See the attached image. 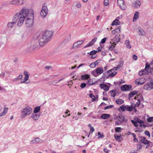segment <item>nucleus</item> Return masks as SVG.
<instances>
[{"instance_id":"1","label":"nucleus","mask_w":153,"mask_h":153,"mask_svg":"<svg viewBox=\"0 0 153 153\" xmlns=\"http://www.w3.org/2000/svg\"><path fill=\"white\" fill-rule=\"evenodd\" d=\"M30 9L24 7L22 9L16 13L14 16L13 21H18L17 25L20 27L22 25L25 18L29 13Z\"/></svg>"},{"instance_id":"2","label":"nucleus","mask_w":153,"mask_h":153,"mask_svg":"<svg viewBox=\"0 0 153 153\" xmlns=\"http://www.w3.org/2000/svg\"><path fill=\"white\" fill-rule=\"evenodd\" d=\"M33 11L32 9H30L29 13L28 15L27 18L25 20V24L27 27H30L33 25L34 19Z\"/></svg>"},{"instance_id":"3","label":"nucleus","mask_w":153,"mask_h":153,"mask_svg":"<svg viewBox=\"0 0 153 153\" xmlns=\"http://www.w3.org/2000/svg\"><path fill=\"white\" fill-rule=\"evenodd\" d=\"M32 112V109L30 107L27 106L22 111L21 117L24 118L27 115H30Z\"/></svg>"},{"instance_id":"4","label":"nucleus","mask_w":153,"mask_h":153,"mask_svg":"<svg viewBox=\"0 0 153 153\" xmlns=\"http://www.w3.org/2000/svg\"><path fill=\"white\" fill-rule=\"evenodd\" d=\"M53 35L52 32L50 30H46L43 31L42 36L48 42L51 39Z\"/></svg>"},{"instance_id":"5","label":"nucleus","mask_w":153,"mask_h":153,"mask_svg":"<svg viewBox=\"0 0 153 153\" xmlns=\"http://www.w3.org/2000/svg\"><path fill=\"white\" fill-rule=\"evenodd\" d=\"M48 13V9L45 4H43L40 12V14L42 18H45L47 16Z\"/></svg>"},{"instance_id":"6","label":"nucleus","mask_w":153,"mask_h":153,"mask_svg":"<svg viewBox=\"0 0 153 153\" xmlns=\"http://www.w3.org/2000/svg\"><path fill=\"white\" fill-rule=\"evenodd\" d=\"M103 72V70L101 67L97 68L95 70H94L91 72V74L95 77H96L99 75L102 74Z\"/></svg>"},{"instance_id":"7","label":"nucleus","mask_w":153,"mask_h":153,"mask_svg":"<svg viewBox=\"0 0 153 153\" xmlns=\"http://www.w3.org/2000/svg\"><path fill=\"white\" fill-rule=\"evenodd\" d=\"M36 48V45L35 43L29 44L26 50L27 52H32L35 50Z\"/></svg>"},{"instance_id":"8","label":"nucleus","mask_w":153,"mask_h":153,"mask_svg":"<svg viewBox=\"0 0 153 153\" xmlns=\"http://www.w3.org/2000/svg\"><path fill=\"white\" fill-rule=\"evenodd\" d=\"M146 81V80L145 78L143 77L141 78L136 79L135 81V83L138 85H140L144 83Z\"/></svg>"},{"instance_id":"9","label":"nucleus","mask_w":153,"mask_h":153,"mask_svg":"<svg viewBox=\"0 0 153 153\" xmlns=\"http://www.w3.org/2000/svg\"><path fill=\"white\" fill-rule=\"evenodd\" d=\"M44 38V37L42 36V37L39 39V44L40 46H43L48 42V41Z\"/></svg>"},{"instance_id":"10","label":"nucleus","mask_w":153,"mask_h":153,"mask_svg":"<svg viewBox=\"0 0 153 153\" xmlns=\"http://www.w3.org/2000/svg\"><path fill=\"white\" fill-rule=\"evenodd\" d=\"M117 3L122 10H125L126 8V5L124 4V1L117 0Z\"/></svg>"},{"instance_id":"11","label":"nucleus","mask_w":153,"mask_h":153,"mask_svg":"<svg viewBox=\"0 0 153 153\" xmlns=\"http://www.w3.org/2000/svg\"><path fill=\"white\" fill-rule=\"evenodd\" d=\"M153 88V83L149 82L145 84L143 87V88L145 90H151Z\"/></svg>"},{"instance_id":"12","label":"nucleus","mask_w":153,"mask_h":153,"mask_svg":"<svg viewBox=\"0 0 153 153\" xmlns=\"http://www.w3.org/2000/svg\"><path fill=\"white\" fill-rule=\"evenodd\" d=\"M149 68H150V64L147 63L146 64L145 69L141 70L143 72L142 73H144V75H146L149 74Z\"/></svg>"},{"instance_id":"13","label":"nucleus","mask_w":153,"mask_h":153,"mask_svg":"<svg viewBox=\"0 0 153 153\" xmlns=\"http://www.w3.org/2000/svg\"><path fill=\"white\" fill-rule=\"evenodd\" d=\"M120 38L117 35L115 36L114 39L112 40V42H111V43L112 42V44L116 45L120 41Z\"/></svg>"},{"instance_id":"14","label":"nucleus","mask_w":153,"mask_h":153,"mask_svg":"<svg viewBox=\"0 0 153 153\" xmlns=\"http://www.w3.org/2000/svg\"><path fill=\"white\" fill-rule=\"evenodd\" d=\"M42 142V140L38 137H36L30 142V144H36L41 143Z\"/></svg>"},{"instance_id":"15","label":"nucleus","mask_w":153,"mask_h":153,"mask_svg":"<svg viewBox=\"0 0 153 153\" xmlns=\"http://www.w3.org/2000/svg\"><path fill=\"white\" fill-rule=\"evenodd\" d=\"M131 86L129 85H123L121 87V89L123 91H129L131 88Z\"/></svg>"},{"instance_id":"16","label":"nucleus","mask_w":153,"mask_h":153,"mask_svg":"<svg viewBox=\"0 0 153 153\" xmlns=\"http://www.w3.org/2000/svg\"><path fill=\"white\" fill-rule=\"evenodd\" d=\"M97 37H95L88 44H87L84 47V48H85L87 47L90 46L92 45L97 40Z\"/></svg>"},{"instance_id":"17","label":"nucleus","mask_w":153,"mask_h":153,"mask_svg":"<svg viewBox=\"0 0 153 153\" xmlns=\"http://www.w3.org/2000/svg\"><path fill=\"white\" fill-rule=\"evenodd\" d=\"M40 116V114H37L36 113H33L30 117L34 120L35 121L39 119Z\"/></svg>"},{"instance_id":"18","label":"nucleus","mask_w":153,"mask_h":153,"mask_svg":"<svg viewBox=\"0 0 153 153\" xmlns=\"http://www.w3.org/2000/svg\"><path fill=\"white\" fill-rule=\"evenodd\" d=\"M113 71H114L113 69H111L107 71V73L109 74L108 75V76L113 77L117 74V72H113Z\"/></svg>"},{"instance_id":"19","label":"nucleus","mask_w":153,"mask_h":153,"mask_svg":"<svg viewBox=\"0 0 153 153\" xmlns=\"http://www.w3.org/2000/svg\"><path fill=\"white\" fill-rule=\"evenodd\" d=\"M132 5L134 8H138L141 5V3L139 1H137L134 2Z\"/></svg>"},{"instance_id":"20","label":"nucleus","mask_w":153,"mask_h":153,"mask_svg":"<svg viewBox=\"0 0 153 153\" xmlns=\"http://www.w3.org/2000/svg\"><path fill=\"white\" fill-rule=\"evenodd\" d=\"M140 141L145 145H147L148 146L149 145V141L144 137H141L140 139Z\"/></svg>"},{"instance_id":"21","label":"nucleus","mask_w":153,"mask_h":153,"mask_svg":"<svg viewBox=\"0 0 153 153\" xmlns=\"http://www.w3.org/2000/svg\"><path fill=\"white\" fill-rule=\"evenodd\" d=\"M16 23V22L15 21H13L12 22H8L7 24V27L8 28H12Z\"/></svg>"},{"instance_id":"22","label":"nucleus","mask_w":153,"mask_h":153,"mask_svg":"<svg viewBox=\"0 0 153 153\" xmlns=\"http://www.w3.org/2000/svg\"><path fill=\"white\" fill-rule=\"evenodd\" d=\"M100 88L101 89H103L106 91H108L109 88V87L106 85L104 84H102L100 85Z\"/></svg>"},{"instance_id":"23","label":"nucleus","mask_w":153,"mask_h":153,"mask_svg":"<svg viewBox=\"0 0 153 153\" xmlns=\"http://www.w3.org/2000/svg\"><path fill=\"white\" fill-rule=\"evenodd\" d=\"M118 120L121 123H122L124 121H127V120L125 119V117L123 115H121L119 116L118 118Z\"/></svg>"},{"instance_id":"24","label":"nucleus","mask_w":153,"mask_h":153,"mask_svg":"<svg viewBox=\"0 0 153 153\" xmlns=\"http://www.w3.org/2000/svg\"><path fill=\"white\" fill-rule=\"evenodd\" d=\"M138 91L136 90L133 91L132 92H130L128 95V98L130 99L134 95L137 94Z\"/></svg>"},{"instance_id":"25","label":"nucleus","mask_w":153,"mask_h":153,"mask_svg":"<svg viewBox=\"0 0 153 153\" xmlns=\"http://www.w3.org/2000/svg\"><path fill=\"white\" fill-rule=\"evenodd\" d=\"M89 76L87 74L82 75L81 76V79L82 80H87L89 79Z\"/></svg>"},{"instance_id":"26","label":"nucleus","mask_w":153,"mask_h":153,"mask_svg":"<svg viewBox=\"0 0 153 153\" xmlns=\"http://www.w3.org/2000/svg\"><path fill=\"white\" fill-rule=\"evenodd\" d=\"M110 117V115L108 114H103L101 116V117L104 119H108Z\"/></svg>"},{"instance_id":"27","label":"nucleus","mask_w":153,"mask_h":153,"mask_svg":"<svg viewBox=\"0 0 153 153\" xmlns=\"http://www.w3.org/2000/svg\"><path fill=\"white\" fill-rule=\"evenodd\" d=\"M120 24V22L119 21L118 19H116L114 20L112 23L111 25H119Z\"/></svg>"},{"instance_id":"28","label":"nucleus","mask_w":153,"mask_h":153,"mask_svg":"<svg viewBox=\"0 0 153 153\" xmlns=\"http://www.w3.org/2000/svg\"><path fill=\"white\" fill-rule=\"evenodd\" d=\"M139 13L138 12H136L134 14L133 18V21L134 22L136 20L138 19L139 17Z\"/></svg>"},{"instance_id":"29","label":"nucleus","mask_w":153,"mask_h":153,"mask_svg":"<svg viewBox=\"0 0 153 153\" xmlns=\"http://www.w3.org/2000/svg\"><path fill=\"white\" fill-rule=\"evenodd\" d=\"M125 44L126 46V47L130 49L131 48V46L130 44V42L128 40H127L125 41Z\"/></svg>"},{"instance_id":"30","label":"nucleus","mask_w":153,"mask_h":153,"mask_svg":"<svg viewBox=\"0 0 153 153\" xmlns=\"http://www.w3.org/2000/svg\"><path fill=\"white\" fill-rule=\"evenodd\" d=\"M133 107L132 105H131L130 106L127 105L126 106V109L128 111H132Z\"/></svg>"},{"instance_id":"31","label":"nucleus","mask_w":153,"mask_h":153,"mask_svg":"<svg viewBox=\"0 0 153 153\" xmlns=\"http://www.w3.org/2000/svg\"><path fill=\"white\" fill-rule=\"evenodd\" d=\"M115 102L117 104L119 105H121L124 102V101L123 100L119 99L116 100Z\"/></svg>"},{"instance_id":"32","label":"nucleus","mask_w":153,"mask_h":153,"mask_svg":"<svg viewBox=\"0 0 153 153\" xmlns=\"http://www.w3.org/2000/svg\"><path fill=\"white\" fill-rule=\"evenodd\" d=\"M11 4L13 5H18L17 0H13L11 1L10 3H8L7 4Z\"/></svg>"},{"instance_id":"33","label":"nucleus","mask_w":153,"mask_h":153,"mask_svg":"<svg viewBox=\"0 0 153 153\" xmlns=\"http://www.w3.org/2000/svg\"><path fill=\"white\" fill-rule=\"evenodd\" d=\"M121 137V135L120 134V135H114V138L115 139V140L117 141H118V142H120L121 141V140H120V138Z\"/></svg>"},{"instance_id":"34","label":"nucleus","mask_w":153,"mask_h":153,"mask_svg":"<svg viewBox=\"0 0 153 153\" xmlns=\"http://www.w3.org/2000/svg\"><path fill=\"white\" fill-rule=\"evenodd\" d=\"M24 74L25 75L24 79L25 80V81H27L28 79L29 75L28 74L27 72L26 71H25L24 72Z\"/></svg>"},{"instance_id":"35","label":"nucleus","mask_w":153,"mask_h":153,"mask_svg":"<svg viewBox=\"0 0 153 153\" xmlns=\"http://www.w3.org/2000/svg\"><path fill=\"white\" fill-rule=\"evenodd\" d=\"M40 109V107L38 106L35 107L33 110V113H36L38 112Z\"/></svg>"},{"instance_id":"36","label":"nucleus","mask_w":153,"mask_h":153,"mask_svg":"<svg viewBox=\"0 0 153 153\" xmlns=\"http://www.w3.org/2000/svg\"><path fill=\"white\" fill-rule=\"evenodd\" d=\"M95 83L93 82V81L91 79H89L87 82V84L88 85H91L94 84Z\"/></svg>"},{"instance_id":"37","label":"nucleus","mask_w":153,"mask_h":153,"mask_svg":"<svg viewBox=\"0 0 153 153\" xmlns=\"http://www.w3.org/2000/svg\"><path fill=\"white\" fill-rule=\"evenodd\" d=\"M139 34L140 36H144L146 34L145 31L143 30H139Z\"/></svg>"},{"instance_id":"38","label":"nucleus","mask_w":153,"mask_h":153,"mask_svg":"<svg viewBox=\"0 0 153 153\" xmlns=\"http://www.w3.org/2000/svg\"><path fill=\"white\" fill-rule=\"evenodd\" d=\"M119 65H118L116 66V68L118 69L122 67L123 65V62L122 61H120L119 62Z\"/></svg>"},{"instance_id":"39","label":"nucleus","mask_w":153,"mask_h":153,"mask_svg":"<svg viewBox=\"0 0 153 153\" xmlns=\"http://www.w3.org/2000/svg\"><path fill=\"white\" fill-rule=\"evenodd\" d=\"M18 5H20L24 4L25 1V0H17Z\"/></svg>"},{"instance_id":"40","label":"nucleus","mask_w":153,"mask_h":153,"mask_svg":"<svg viewBox=\"0 0 153 153\" xmlns=\"http://www.w3.org/2000/svg\"><path fill=\"white\" fill-rule=\"evenodd\" d=\"M79 45L77 42H76L73 44V48L74 49H76L79 47Z\"/></svg>"},{"instance_id":"41","label":"nucleus","mask_w":153,"mask_h":153,"mask_svg":"<svg viewBox=\"0 0 153 153\" xmlns=\"http://www.w3.org/2000/svg\"><path fill=\"white\" fill-rule=\"evenodd\" d=\"M135 120L136 121V122L137 123H139L140 124V126H142L141 124H143L144 123V122H143V121L140 120V119L138 118H137L136 119H135Z\"/></svg>"},{"instance_id":"42","label":"nucleus","mask_w":153,"mask_h":153,"mask_svg":"<svg viewBox=\"0 0 153 153\" xmlns=\"http://www.w3.org/2000/svg\"><path fill=\"white\" fill-rule=\"evenodd\" d=\"M110 92L111 93V96L112 97H114L116 94V90H113L110 91Z\"/></svg>"},{"instance_id":"43","label":"nucleus","mask_w":153,"mask_h":153,"mask_svg":"<svg viewBox=\"0 0 153 153\" xmlns=\"http://www.w3.org/2000/svg\"><path fill=\"white\" fill-rule=\"evenodd\" d=\"M89 97L92 98V102H94L96 100V97H95L92 94H89Z\"/></svg>"},{"instance_id":"44","label":"nucleus","mask_w":153,"mask_h":153,"mask_svg":"<svg viewBox=\"0 0 153 153\" xmlns=\"http://www.w3.org/2000/svg\"><path fill=\"white\" fill-rule=\"evenodd\" d=\"M122 131L121 128L120 127H117L115 129V131L116 132H121Z\"/></svg>"},{"instance_id":"45","label":"nucleus","mask_w":153,"mask_h":153,"mask_svg":"<svg viewBox=\"0 0 153 153\" xmlns=\"http://www.w3.org/2000/svg\"><path fill=\"white\" fill-rule=\"evenodd\" d=\"M8 110V108H4L3 112L1 113L3 116L6 114V113H7Z\"/></svg>"},{"instance_id":"46","label":"nucleus","mask_w":153,"mask_h":153,"mask_svg":"<svg viewBox=\"0 0 153 153\" xmlns=\"http://www.w3.org/2000/svg\"><path fill=\"white\" fill-rule=\"evenodd\" d=\"M149 74L150 73L153 76V66L151 67L150 65V68H149Z\"/></svg>"},{"instance_id":"47","label":"nucleus","mask_w":153,"mask_h":153,"mask_svg":"<svg viewBox=\"0 0 153 153\" xmlns=\"http://www.w3.org/2000/svg\"><path fill=\"white\" fill-rule=\"evenodd\" d=\"M126 106L125 105H122V106H121L120 108L122 110V111H124L126 109Z\"/></svg>"},{"instance_id":"48","label":"nucleus","mask_w":153,"mask_h":153,"mask_svg":"<svg viewBox=\"0 0 153 153\" xmlns=\"http://www.w3.org/2000/svg\"><path fill=\"white\" fill-rule=\"evenodd\" d=\"M131 122L134 126L136 127H137L138 126V125L137 123V122H136V121H135L133 120H131Z\"/></svg>"},{"instance_id":"49","label":"nucleus","mask_w":153,"mask_h":153,"mask_svg":"<svg viewBox=\"0 0 153 153\" xmlns=\"http://www.w3.org/2000/svg\"><path fill=\"white\" fill-rule=\"evenodd\" d=\"M114 106L112 105H111L109 106H105L104 108V110H106L107 109H109L113 108Z\"/></svg>"},{"instance_id":"50","label":"nucleus","mask_w":153,"mask_h":153,"mask_svg":"<svg viewBox=\"0 0 153 153\" xmlns=\"http://www.w3.org/2000/svg\"><path fill=\"white\" fill-rule=\"evenodd\" d=\"M106 37H105V38H103V39H102L101 40V42H100V44L101 43H102V44L104 43L106 41Z\"/></svg>"},{"instance_id":"51","label":"nucleus","mask_w":153,"mask_h":153,"mask_svg":"<svg viewBox=\"0 0 153 153\" xmlns=\"http://www.w3.org/2000/svg\"><path fill=\"white\" fill-rule=\"evenodd\" d=\"M97 52V51L95 50L91 51L90 53V54L91 55H92L95 54Z\"/></svg>"},{"instance_id":"52","label":"nucleus","mask_w":153,"mask_h":153,"mask_svg":"<svg viewBox=\"0 0 153 153\" xmlns=\"http://www.w3.org/2000/svg\"><path fill=\"white\" fill-rule=\"evenodd\" d=\"M147 121L149 122H151L153 121V117H149L147 119Z\"/></svg>"},{"instance_id":"53","label":"nucleus","mask_w":153,"mask_h":153,"mask_svg":"<svg viewBox=\"0 0 153 153\" xmlns=\"http://www.w3.org/2000/svg\"><path fill=\"white\" fill-rule=\"evenodd\" d=\"M115 45H111L108 48L110 50H112L114 48Z\"/></svg>"},{"instance_id":"54","label":"nucleus","mask_w":153,"mask_h":153,"mask_svg":"<svg viewBox=\"0 0 153 153\" xmlns=\"http://www.w3.org/2000/svg\"><path fill=\"white\" fill-rule=\"evenodd\" d=\"M120 27H119L118 28H116V29H114V30L116 33L118 32H120Z\"/></svg>"},{"instance_id":"55","label":"nucleus","mask_w":153,"mask_h":153,"mask_svg":"<svg viewBox=\"0 0 153 153\" xmlns=\"http://www.w3.org/2000/svg\"><path fill=\"white\" fill-rule=\"evenodd\" d=\"M89 67L91 68H94L96 66L95 65V64L94 63V62H93L91 63L89 65Z\"/></svg>"},{"instance_id":"56","label":"nucleus","mask_w":153,"mask_h":153,"mask_svg":"<svg viewBox=\"0 0 153 153\" xmlns=\"http://www.w3.org/2000/svg\"><path fill=\"white\" fill-rule=\"evenodd\" d=\"M108 4V0H105L104 1V4L105 6H107Z\"/></svg>"},{"instance_id":"57","label":"nucleus","mask_w":153,"mask_h":153,"mask_svg":"<svg viewBox=\"0 0 153 153\" xmlns=\"http://www.w3.org/2000/svg\"><path fill=\"white\" fill-rule=\"evenodd\" d=\"M121 123L119 120H118L117 121H115V126H118L120 125Z\"/></svg>"},{"instance_id":"58","label":"nucleus","mask_w":153,"mask_h":153,"mask_svg":"<svg viewBox=\"0 0 153 153\" xmlns=\"http://www.w3.org/2000/svg\"><path fill=\"white\" fill-rule=\"evenodd\" d=\"M144 133L146 135H147L149 137L150 136V133L148 131H146L144 132Z\"/></svg>"},{"instance_id":"59","label":"nucleus","mask_w":153,"mask_h":153,"mask_svg":"<svg viewBox=\"0 0 153 153\" xmlns=\"http://www.w3.org/2000/svg\"><path fill=\"white\" fill-rule=\"evenodd\" d=\"M86 86V84L85 83H81L80 87L82 88H83Z\"/></svg>"},{"instance_id":"60","label":"nucleus","mask_w":153,"mask_h":153,"mask_svg":"<svg viewBox=\"0 0 153 153\" xmlns=\"http://www.w3.org/2000/svg\"><path fill=\"white\" fill-rule=\"evenodd\" d=\"M132 58L134 60H136L137 59V57L136 55L134 54L132 56Z\"/></svg>"},{"instance_id":"61","label":"nucleus","mask_w":153,"mask_h":153,"mask_svg":"<svg viewBox=\"0 0 153 153\" xmlns=\"http://www.w3.org/2000/svg\"><path fill=\"white\" fill-rule=\"evenodd\" d=\"M100 60L99 59L94 62V64H95V65L96 66L98 64L100 63Z\"/></svg>"},{"instance_id":"62","label":"nucleus","mask_w":153,"mask_h":153,"mask_svg":"<svg viewBox=\"0 0 153 153\" xmlns=\"http://www.w3.org/2000/svg\"><path fill=\"white\" fill-rule=\"evenodd\" d=\"M94 131V129L93 127H91L90 128V133H92Z\"/></svg>"},{"instance_id":"63","label":"nucleus","mask_w":153,"mask_h":153,"mask_svg":"<svg viewBox=\"0 0 153 153\" xmlns=\"http://www.w3.org/2000/svg\"><path fill=\"white\" fill-rule=\"evenodd\" d=\"M138 100V102L136 103V104L135 105L136 106H137V107H138L140 105V100Z\"/></svg>"},{"instance_id":"64","label":"nucleus","mask_w":153,"mask_h":153,"mask_svg":"<svg viewBox=\"0 0 153 153\" xmlns=\"http://www.w3.org/2000/svg\"><path fill=\"white\" fill-rule=\"evenodd\" d=\"M77 42V43L78 44V45L80 46L81 45H82L83 43V41H78L77 42Z\"/></svg>"}]
</instances>
